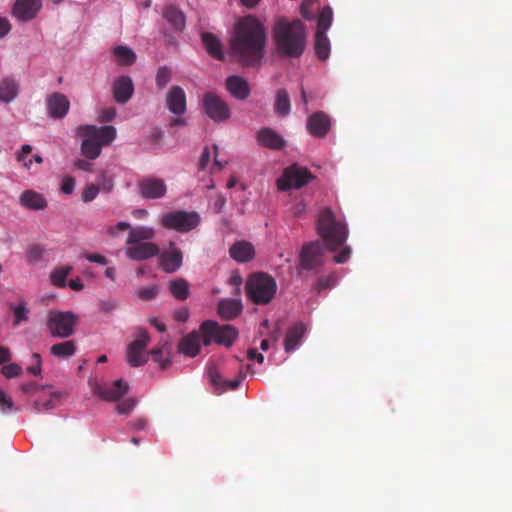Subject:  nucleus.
<instances>
[{
	"label": "nucleus",
	"mask_w": 512,
	"mask_h": 512,
	"mask_svg": "<svg viewBox=\"0 0 512 512\" xmlns=\"http://www.w3.org/2000/svg\"><path fill=\"white\" fill-rule=\"evenodd\" d=\"M266 41L261 22L254 16H245L236 23L230 49L239 63L254 66L260 64L264 57Z\"/></svg>",
	"instance_id": "f257e3e1"
},
{
	"label": "nucleus",
	"mask_w": 512,
	"mask_h": 512,
	"mask_svg": "<svg viewBox=\"0 0 512 512\" xmlns=\"http://www.w3.org/2000/svg\"><path fill=\"white\" fill-rule=\"evenodd\" d=\"M274 40L279 54L299 58L306 46L305 28L299 19H279L274 26Z\"/></svg>",
	"instance_id": "f03ea898"
},
{
	"label": "nucleus",
	"mask_w": 512,
	"mask_h": 512,
	"mask_svg": "<svg viewBox=\"0 0 512 512\" xmlns=\"http://www.w3.org/2000/svg\"><path fill=\"white\" fill-rule=\"evenodd\" d=\"M316 231L330 251L341 247L349 235L345 223L329 207L319 211L316 219Z\"/></svg>",
	"instance_id": "7ed1b4c3"
},
{
	"label": "nucleus",
	"mask_w": 512,
	"mask_h": 512,
	"mask_svg": "<svg viewBox=\"0 0 512 512\" xmlns=\"http://www.w3.org/2000/svg\"><path fill=\"white\" fill-rule=\"evenodd\" d=\"M78 135L83 136L81 151L86 159H97L102 146L109 145L117 135L113 126L96 127L95 125H81Z\"/></svg>",
	"instance_id": "20e7f679"
},
{
	"label": "nucleus",
	"mask_w": 512,
	"mask_h": 512,
	"mask_svg": "<svg viewBox=\"0 0 512 512\" xmlns=\"http://www.w3.org/2000/svg\"><path fill=\"white\" fill-rule=\"evenodd\" d=\"M276 290L277 284L274 277L266 273H255L247 280V296L256 305L270 303L275 297Z\"/></svg>",
	"instance_id": "39448f33"
},
{
	"label": "nucleus",
	"mask_w": 512,
	"mask_h": 512,
	"mask_svg": "<svg viewBox=\"0 0 512 512\" xmlns=\"http://www.w3.org/2000/svg\"><path fill=\"white\" fill-rule=\"evenodd\" d=\"M202 344L210 346L212 342L230 347L238 337L237 329L230 324L220 325L215 321L207 320L200 325Z\"/></svg>",
	"instance_id": "423d86ee"
},
{
	"label": "nucleus",
	"mask_w": 512,
	"mask_h": 512,
	"mask_svg": "<svg viewBox=\"0 0 512 512\" xmlns=\"http://www.w3.org/2000/svg\"><path fill=\"white\" fill-rule=\"evenodd\" d=\"M201 217L196 211L177 210L163 214L160 224L165 229L187 233L198 227Z\"/></svg>",
	"instance_id": "0eeeda50"
},
{
	"label": "nucleus",
	"mask_w": 512,
	"mask_h": 512,
	"mask_svg": "<svg viewBox=\"0 0 512 512\" xmlns=\"http://www.w3.org/2000/svg\"><path fill=\"white\" fill-rule=\"evenodd\" d=\"M325 248L320 240L304 243L299 255L300 268L317 273L325 265Z\"/></svg>",
	"instance_id": "6e6552de"
},
{
	"label": "nucleus",
	"mask_w": 512,
	"mask_h": 512,
	"mask_svg": "<svg viewBox=\"0 0 512 512\" xmlns=\"http://www.w3.org/2000/svg\"><path fill=\"white\" fill-rule=\"evenodd\" d=\"M76 324L77 316L72 312H48L46 325L53 337L67 338L72 336Z\"/></svg>",
	"instance_id": "1a4fd4ad"
},
{
	"label": "nucleus",
	"mask_w": 512,
	"mask_h": 512,
	"mask_svg": "<svg viewBox=\"0 0 512 512\" xmlns=\"http://www.w3.org/2000/svg\"><path fill=\"white\" fill-rule=\"evenodd\" d=\"M202 111L214 123H225L231 115L225 100L213 92L204 93L201 100Z\"/></svg>",
	"instance_id": "9d476101"
},
{
	"label": "nucleus",
	"mask_w": 512,
	"mask_h": 512,
	"mask_svg": "<svg viewBox=\"0 0 512 512\" xmlns=\"http://www.w3.org/2000/svg\"><path fill=\"white\" fill-rule=\"evenodd\" d=\"M312 178L311 172L303 167L293 164L284 170L281 178L277 181L280 191H287L291 188L299 189L309 183Z\"/></svg>",
	"instance_id": "9b49d317"
},
{
	"label": "nucleus",
	"mask_w": 512,
	"mask_h": 512,
	"mask_svg": "<svg viewBox=\"0 0 512 512\" xmlns=\"http://www.w3.org/2000/svg\"><path fill=\"white\" fill-rule=\"evenodd\" d=\"M150 337L145 329H139L136 339L126 349V361L131 367H139L148 361L146 352Z\"/></svg>",
	"instance_id": "f8f14e48"
},
{
	"label": "nucleus",
	"mask_w": 512,
	"mask_h": 512,
	"mask_svg": "<svg viewBox=\"0 0 512 512\" xmlns=\"http://www.w3.org/2000/svg\"><path fill=\"white\" fill-rule=\"evenodd\" d=\"M93 391L102 400L114 402L118 401L129 391V385L122 380L104 382L103 384H95Z\"/></svg>",
	"instance_id": "ddd939ff"
},
{
	"label": "nucleus",
	"mask_w": 512,
	"mask_h": 512,
	"mask_svg": "<svg viewBox=\"0 0 512 512\" xmlns=\"http://www.w3.org/2000/svg\"><path fill=\"white\" fill-rule=\"evenodd\" d=\"M159 265L165 273H174L183 265V252L175 247V243L171 241L169 248L160 252Z\"/></svg>",
	"instance_id": "4468645a"
},
{
	"label": "nucleus",
	"mask_w": 512,
	"mask_h": 512,
	"mask_svg": "<svg viewBox=\"0 0 512 512\" xmlns=\"http://www.w3.org/2000/svg\"><path fill=\"white\" fill-rule=\"evenodd\" d=\"M139 195L146 199H160L166 193V185L162 179L146 177L137 182Z\"/></svg>",
	"instance_id": "2eb2a0df"
},
{
	"label": "nucleus",
	"mask_w": 512,
	"mask_h": 512,
	"mask_svg": "<svg viewBox=\"0 0 512 512\" xmlns=\"http://www.w3.org/2000/svg\"><path fill=\"white\" fill-rule=\"evenodd\" d=\"M125 254L129 259L134 261H143L155 257L160 253L157 244L151 241L128 243Z\"/></svg>",
	"instance_id": "dca6fc26"
},
{
	"label": "nucleus",
	"mask_w": 512,
	"mask_h": 512,
	"mask_svg": "<svg viewBox=\"0 0 512 512\" xmlns=\"http://www.w3.org/2000/svg\"><path fill=\"white\" fill-rule=\"evenodd\" d=\"M41 7V0H16L14 6H12L11 14L19 21L27 22L39 14Z\"/></svg>",
	"instance_id": "f3484780"
},
{
	"label": "nucleus",
	"mask_w": 512,
	"mask_h": 512,
	"mask_svg": "<svg viewBox=\"0 0 512 512\" xmlns=\"http://www.w3.org/2000/svg\"><path fill=\"white\" fill-rule=\"evenodd\" d=\"M331 120L324 111H316L308 116L306 129L315 137L324 138L330 131Z\"/></svg>",
	"instance_id": "a211bd4d"
},
{
	"label": "nucleus",
	"mask_w": 512,
	"mask_h": 512,
	"mask_svg": "<svg viewBox=\"0 0 512 512\" xmlns=\"http://www.w3.org/2000/svg\"><path fill=\"white\" fill-rule=\"evenodd\" d=\"M47 114L53 119H62L70 109L69 99L59 92H54L46 98Z\"/></svg>",
	"instance_id": "6ab92c4d"
},
{
	"label": "nucleus",
	"mask_w": 512,
	"mask_h": 512,
	"mask_svg": "<svg viewBox=\"0 0 512 512\" xmlns=\"http://www.w3.org/2000/svg\"><path fill=\"white\" fill-rule=\"evenodd\" d=\"M113 98L119 104L128 102L134 93V84L132 78L128 75H122L114 80L112 85Z\"/></svg>",
	"instance_id": "aec40b11"
},
{
	"label": "nucleus",
	"mask_w": 512,
	"mask_h": 512,
	"mask_svg": "<svg viewBox=\"0 0 512 512\" xmlns=\"http://www.w3.org/2000/svg\"><path fill=\"white\" fill-rule=\"evenodd\" d=\"M225 87L231 97L238 100L248 99L251 88L248 81L240 75H230L226 78Z\"/></svg>",
	"instance_id": "412c9836"
},
{
	"label": "nucleus",
	"mask_w": 512,
	"mask_h": 512,
	"mask_svg": "<svg viewBox=\"0 0 512 512\" xmlns=\"http://www.w3.org/2000/svg\"><path fill=\"white\" fill-rule=\"evenodd\" d=\"M256 141L261 147L280 150L286 147V140L272 128L264 127L256 133Z\"/></svg>",
	"instance_id": "4be33fe9"
},
{
	"label": "nucleus",
	"mask_w": 512,
	"mask_h": 512,
	"mask_svg": "<svg viewBox=\"0 0 512 512\" xmlns=\"http://www.w3.org/2000/svg\"><path fill=\"white\" fill-rule=\"evenodd\" d=\"M245 373L239 372V375L234 380H225L219 370L215 367L209 368V378L213 386H215L216 390L220 393H223L227 390H236L243 378H245Z\"/></svg>",
	"instance_id": "5701e85b"
},
{
	"label": "nucleus",
	"mask_w": 512,
	"mask_h": 512,
	"mask_svg": "<svg viewBox=\"0 0 512 512\" xmlns=\"http://www.w3.org/2000/svg\"><path fill=\"white\" fill-rule=\"evenodd\" d=\"M166 106L170 112L176 115H182L186 111V96L181 86L171 87L168 96H166Z\"/></svg>",
	"instance_id": "b1692460"
},
{
	"label": "nucleus",
	"mask_w": 512,
	"mask_h": 512,
	"mask_svg": "<svg viewBox=\"0 0 512 512\" xmlns=\"http://www.w3.org/2000/svg\"><path fill=\"white\" fill-rule=\"evenodd\" d=\"M201 336L197 331H192L183 337L178 343V351L187 357L194 358L200 352Z\"/></svg>",
	"instance_id": "393cba45"
},
{
	"label": "nucleus",
	"mask_w": 512,
	"mask_h": 512,
	"mask_svg": "<svg viewBox=\"0 0 512 512\" xmlns=\"http://www.w3.org/2000/svg\"><path fill=\"white\" fill-rule=\"evenodd\" d=\"M19 204L29 210H44L47 207V200L40 192L26 190L20 194Z\"/></svg>",
	"instance_id": "a878e982"
},
{
	"label": "nucleus",
	"mask_w": 512,
	"mask_h": 512,
	"mask_svg": "<svg viewBox=\"0 0 512 512\" xmlns=\"http://www.w3.org/2000/svg\"><path fill=\"white\" fill-rule=\"evenodd\" d=\"M201 41L204 49H206L209 55L214 59L218 61H223L225 59L222 42L217 36L210 32H203L201 33Z\"/></svg>",
	"instance_id": "bb28decb"
},
{
	"label": "nucleus",
	"mask_w": 512,
	"mask_h": 512,
	"mask_svg": "<svg viewBox=\"0 0 512 512\" xmlns=\"http://www.w3.org/2000/svg\"><path fill=\"white\" fill-rule=\"evenodd\" d=\"M229 255L239 263H246L253 258L254 248L248 241H237L230 246Z\"/></svg>",
	"instance_id": "cd10ccee"
},
{
	"label": "nucleus",
	"mask_w": 512,
	"mask_h": 512,
	"mask_svg": "<svg viewBox=\"0 0 512 512\" xmlns=\"http://www.w3.org/2000/svg\"><path fill=\"white\" fill-rule=\"evenodd\" d=\"M306 331L305 325L302 323L293 324L287 331L284 347L287 353L297 349L302 337Z\"/></svg>",
	"instance_id": "c85d7f7f"
},
{
	"label": "nucleus",
	"mask_w": 512,
	"mask_h": 512,
	"mask_svg": "<svg viewBox=\"0 0 512 512\" xmlns=\"http://www.w3.org/2000/svg\"><path fill=\"white\" fill-rule=\"evenodd\" d=\"M162 17L177 31H182L185 27V16L175 5H166L162 11Z\"/></svg>",
	"instance_id": "c756f323"
},
{
	"label": "nucleus",
	"mask_w": 512,
	"mask_h": 512,
	"mask_svg": "<svg viewBox=\"0 0 512 512\" xmlns=\"http://www.w3.org/2000/svg\"><path fill=\"white\" fill-rule=\"evenodd\" d=\"M242 311V305L239 300H222L218 302V315L224 320L236 318Z\"/></svg>",
	"instance_id": "7c9ffc66"
},
{
	"label": "nucleus",
	"mask_w": 512,
	"mask_h": 512,
	"mask_svg": "<svg viewBox=\"0 0 512 512\" xmlns=\"http://www.w3.org/2000/svg\"><path fill=\"white\" fill-rule=\"evenodd\" d=\"M168 289L175 300L185 301L189 297V283L182 277L172 279L168 283Z\"/></svg>",
	"instance_id": "2f4dec72"
},
{
	"label": "nucleus",
	"mask_w": 512,
	"mask_h": 512,
	"mask_svg": "<svg viewBox=\"0 0 512 512\" xmlns=\"http://www.w3.org/2000/svg\"><path fill=\"white\" fill-rule=\"evenodd\" d=\"M171 346L168 342H163L159 348H154L149 352L152 361L159 363L162 370L168 368L171 364Z\"/></svg>",
	"instance_id": "473e14b6"
},
{
	"label": "nucleus",
	"mask_w": 512,
	"mask_h": 512,
	"mask_svg": "<svg viewBox=\"0 0 512 512\" xmlns=\"http://www.w3.org/2000/svg\"><path fill=\"white\" fill-rule=\"evenodd\" d=\"M155 238V230L146 226H138L130 228L128 232V240L126 244L150 241Z\"/></svg>",
	"instance_id": "72a5a7b5"
},
{
	"label": "nucleus",
	"mask_w": 512,
	"mask_h": 512,
	"mask_svg": "<svg viewBox=\"0 0 512 512\" xmlns=\"http://www.w3.org/2000/svg\"><path fill=\"white\" fill-rule=\"evenodd\" d=\"M18 96V84L12 78H4L0 81V100L8 103Z\"/></svg>",
	"instance_id": "f704fd0d"
},
{
	"label": "nucleus",
	"mask_w": 512,
	"mask_h": 512,
	"mask_svg": "<svg viewBox=\"0 0 512 512\" xmlns=\"http://www.w3.org/2000/svg\"><path fill=\"white\" fill-rule=\"evenodd\" d=\"M114 60L121 66H130L136 61L135 52L129 47L119 45L112 50Z\"/></svg>",
	"instance_id": "c9c22d12"
},
{
	"label": "nucleus",
	"mask_w": 512,
	"mask_h": 512,
	"mask_svg": "<svg viewBox=\"0 0 512 512\" xmlns=\"http://www.w3.org/2000/svg\"><path fill=\"white\" fill-rule=\"evenodd\" d=\"M290 98L286 89H278L276 92L274 110L279 117H286L290 113Z\"/></svg>",
	"instance_id": "e433bc0d"
},
{
	"label": "nucleus",
	"mask_w": 512,
	"mask_h": 512,
	"mask_svg": "<svg viewBox=\"0 0 512 512\" xmlns=\"http://www.w3.org/2000/svg\"><path fill=\"white\" fill-rule=\"evenodd\" d=\"M314 49L319 60H326L329 57L330 42L327 38L326 33H315Z\"/></svg>",
	"instance_id": "4c0bfd02"
},
{
	"label": "nucleus",
	"mask_w": 512,
	"mask_h": 512,
	"mask_svg": "<svg viewBox=\"0 0 512 512\" xmlns=\"http://www.w3.org/2000/svg\"><path fill=\"white\" fill-rule=\"evenodd\" d=\"M76 350L75 343L73 340L61 342L55 344L49 348L51 355L57 358H68L74 355Z\"/></svg>",
	"instance_id": "58836bf2"
},
{
	"label": "nucleus",
	"mask_w": 512,
	"mask_h": 512,
	"mask_svg": "<svg viewBox=\"0 0 512 512\" xmlns=\"http://www.w3.org/2000/svg\"><path fill=\"white\" fill-rule=\"evenodd\" d=\"M32 152L31 145H22L20 151L17 153V161L22 164L24 168L30 170L32 161L34 160L38 164L43 163V158L40 155H34L33 159L27 160V156Z\"/></svg>",
	"instance_id": "ea45409f"
},
{
	"label": "nucleus",
	"mask_w": 512,
	"mask_h": 512,
	"mask_svg": "<svg viewBox=\"0 0 512 512\" xmlns=\"http://www.w3.org/2000/svg\"><path fill=\"white\" fill-rule=\"evenodd\" d=\"M60 394L57 392L50 393L46 399H36L33 403L34 410L36 412H44L55 408L56 400H58Z\"/></svg>",
	"instance_id": "a19ab883"
},
{
	"label": "nucleus",
	"mask_w": 512,
	"mask_h": 512,
	"mask_svg": "<svg viewBox=\"0 0 512 512\" xmlns=\"http://www.w3.org/2000/svg\"><path fill=\"white\" fill-rule=\"evenodd\" d=\"M71 270V266L58 267L52 272V274H50V280H52L55 286L63 288L66 286V279Z\"/></svg>",
	"instance_id": "79ce46f5"
},
{
	"label": "nucleus",
	"mask_w": 512,
	"mask_h": 512,
	"mask_svg": "<svg viewBox=\"0 0 512 512\" xmlns=\"http://www.w3.org/2000/svg\"><path fill=\"white\" fill-rule=\"evenodd\" d=\"M10 310L15 316L14 323H12L13 326L16 327L22 322H27L29 320V309L24 302H21L18 305L11 304Z\"/></svg>",
	"instance_id": "37998d69"
},
{
	"label": "nucleus",
	"mask_w": 512,
	"mask_h": 512,
	"mask_svg": "<svg viewBox=\"0 0 512 512\" xmlns=\"http://www.w3.org/2000/svg\"><path fill=\"white\" fill-rule=\"evenodd\" d=\"M332 21V10L330 7H324L322 11H320L318 19H317V30L316 32L326 33L328 28L331 25Z\"/></svg>",
	"instance_id": "c03bdc74"
},
{
	"label": "nucleus",
	"mask_w": 512,
	"mask_h": 512,
	"mask_svg": "<svg viewBox=\"0 0 512 512\" xmlns=\"http://www.w3.org/2000/svg\"><path fill=\"white\" fill-rule=\"evenodd\" d=\"M159 291L160 289L157 285H152L138 289L137 296L142 301H152L157 298Z\"/></svg>",
	"instance_id": "a18cd8bd"
},
{
	"label": "nucleus",
	"mask_w": 512,
	"mask_h": 512,
	"mask_svg": "<svg viewBox=\"0 0 512 512\" xmlns=\"http://www.w3.org/2000/svg\"><path fill=\"white\" fill-rule=\"evenodd\" d=\"M336 284V276L328 275V276H320L317 279V282L314 285V290L319 294L324 289H330L334 287Z\"/></svg>",
	"instance_id": "49530a36"
},
{
	"label": "nucleus",
	"mask_w": 512,
	"mask_h": 512,
	"mask_svg": "<svg viewBox=\"0 0 512 512\" xmlns=\"http://www.w3.org/2000/svg\"><path fill=\"white\" fill-rule=\"evenodd\" d=\"M171 80V70L166 66H161L156 74V84L159 89H163Z\"/></svg>",
	"instance_id": "de8ad7c7"
},
{
	"label": "nucleus",
	"mask_w": 512,
	"mask_h": 512,
	"mask_svg": "<svg viewBox=\"0 0 512 512\" xmlns=\"http://www.w3.org/2000/svg\"><path fill=\"white\" fill-rule=\"evenodd\" d=\"M2 373L6 378L10 379L18 377L22 373V368L17 363H9L3 366Z\"/></svg>",
	"instance_id": "09e8293b"
},
{
	"label": "nucleus",
	"mask_w": 512,
	"mask_h": 512,
	"mask_svg": "<svg viewBox=\"0 0 512 512\" xmlns=\"http://www.w3.org/2000/svg\"><path fill=\"white\" fill-rule=\"evenodd\" d=\"M135 398H128L117 405V411L121 415H129L136 406Z\"/></svg>",
	"instance_id": "8fccbe9b"
},
{
	"label": "nucleus",
	"mask_w": 512,
	"mask_h": 512,
	"mask_svg": "<svg viewBox=\"0 0 512 512\" xmlns=\"http://www.w3.org/2000/svg\"><path fill=\"white\" fill-rule=\"evenodd\" d=\"M99 193V187L95 184H90L85 187L82 192V200L84 203L92 202Z\"/></svg>",
	"instance_id": "3c124183"
},
{
	"label": "nucleus",
	"mask_w": 512,
	"mask_h": 512,
	"mask_svg": "<svg viewBox=\"0 0 512 512\" xmlns=\"http://www.w3.org/2000/svg\"><path fill=\"white\" fill-rule=\"evenodd\" d=\"M15 405L13 404L11 398L6 395V393L0 390V411L4 414L15 410Z\"/></svg>",
	"instance_id": "603ef678"
},
{
	"label": "nucleus",
	"mask_w": 512,
	"mask_h": 512,
	"mask_svg": "<svg viewBox=\"0 0 512 512\" xmlns=\"http://www.w3.org/2000/svg\"><path fill=\"white\" fill-rule=\"evenodd\" d=\"M43 248L40 245H31L28 248V260L30 263H36L39 262L42 259L43 256Z\"/></svg>",
	"instance_id": "864d4df0"
},
{
	"label": "nucleus",
	"mask_w": 512,
	"mask_h": 512,
	"mask_svg": "<svg viewBox=\"0 0 512 512\" xmlns=\"http://www.w3.org/2000/svg\"><path fill=\"white\" fill-rule=\"evenodd\" d=\"M33 364L28 367V371L33 375H40L42 371V358L39 353L32 354Z\"/></svg>",
	"instance_id": "5fc2aeb1"
},
{
	"label": "nucleus",
	"mask_w": 512,
	"mask_h": 512,
	"mask_svg": "<svg viewBox=\"0 0 512 512\" xmlns=\"http://www.w3.org/2000/svg\"><path fill=\"white\" fill-rule=\"evenodd\" d=\"M84 257L88 262L96 263L99 265H107L108 260L105 256H102L99 253H84Z\"/></svg>",
	"instance_id": "6e6d98bb"
},
{
	"label": "nucleus",
	"mask_w": 512,
	"mask_h": 512,
	"mask_svg": "<svg viewBox=\"0 0 512 512\" xmlns=\"http://www.w3.org/2000/svg\"><path fill=\"white\" fill-rule=\"evenodd\" d=\"M75 181L72 177L67 176L62 180L61 182V192L65 193L66 195H71V193L74 190Z\"/></svg>",
	"instance_id": "4d7b16f0"
},
{
	"label": "nucleus",
	"mask_w": 512,
	"mask_h": 512,
	"mask_svg": "<svg viewBox=\"0 0 512 512\" xmlns=\"http://www.w3.org/2000/svg\"><path fill=\"white\" fill-rule=\"evenodd\" d=\"M20 389L24 394L32 395L43 389V387L35 382H28L27 384H21Z\"/></svg>",
	"instance_id": "13d9d810"
},
{
	"label": "nucleus",
	"mask_w": 512,
	"mask_h": 512,
	"mask_svg": "<svg viewBox=\"0 0 512 512\" xmlns=\"http://www.w3.org/2000/svg\"><path fill=\"white\" fill-rule=\"evenodd\" d=\"M210 150L208 147H204L200 160H199V170L203 171L207 168L209 162H210Z\"/></svg>",
	"instance_id": "bf43d9fd"
},
{
	"label": "nucleus",
	"mask_w": 512,
	"mask_h": 512,
	"mask_svg": "<svg viewBox=\"0 0 512 512\" xmlns=\"http://www.w3.org/2000/svg\"><path fill=\"white\" fill-rule=\"evenodd\" d=\"M314 4V0H304L301 4V14L305 19H312L313 14L309 12V6Z\"/></svg>",
	"instance_id": "052dcab7"
},
{
	"label": "nucleus",
	"mask_w": 512,
	"mask_h": 512,
	"mask_svg": "<svg viewBox=\"0 0 512 512\" xmlns=\"http://www.w3.org/2000/svg\"><path fill=\"white\" fill-rule=\"evenodd\" d=\"M11 26L7 18L0 17V39H3L10 31Z\"/></svg>",
	"instance_id": "680f3d73"
},
{
	"label": "nucleus",
	"mask_w": 512,
	"mask_h": 512,
	"mask_svg": "<svg viewBox=\"0 0 512 512\" xmlns=\"http://www.w3.org/2000/svg\"><path fill=\"white\" fill-rule=\"evenodd\" d=\"M247 356L250 361H256L260 364L263 363L264 361V356L261 353L257 352L255 348H250L248 350Z\"/></svg>",
	"instance_id": "e2e57ef3"
},
{
	"label": "nucleus",
	"mask_w": 512,
	"mask_h": 512,
	"mask_svg": "<svg viewBox=\"0 0 512 512\" xmlns=\"http://www.w3.org/2000/svg\"><path fill=\"white\" fill-rule=\"evenodd\" d=\"M189 317V312L187 308H180L174 312V318L176 321L186 322Z\"/></svg>",
	"instance_id": "0e129e2a"
},
{
	"label": "nucleus",
	"mask_w": 512,
	"mask_h": 512,
	"mask_svg": "<svg viewBox=\"0 0 512 512\" xmlns=\"http://www.w3.org/2000/svg\"><path fill=\"white\" fill-rule=\"evenodd\" d=\"M350 257V249L345 248L343 251H341L339 254H337L334 258L335 262L338 264H342L346 262Z\"/></svg>",
	"instance_id": "69168bd1"
},
{
	"label": "nucleus",
	"mask_w": 512,
	"mask_h": 512,
	"mask_svg": "<svg viewBox=\"0 0 512 512\" xmlns=\"http://www.w3.org/2000/svg\"><path fill=\"white\" fill-rule=\"evenodd\" d=\"M114 116H115V110L110 108V109L102 111V113L100 115V120L102 122L108 123L113 120Z\"/></svg>",
	"instance_id": "338daca9"
},
{
	"label": "nucleus",
	"mask_w": 512,
	"mask_h": 512,
	"mask_svg": "<svg viewBox=\"0 0 512 512\" xmlns=\"http://www.w3.org/2000/svg\"><path fill=\"white\" fill-rule=\"evenodd\" d=\"M11 360V353L9 348L0 346V365Z\"/></svg>",
	"instance_id": "774afa93"
}]
</instances>
